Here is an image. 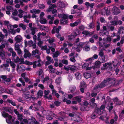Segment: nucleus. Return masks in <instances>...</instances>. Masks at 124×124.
I'll use <instances>...</instances> for the list:
<instances>
[{"label": "nucleus", "instance_id": "obj_61", "mask_svg": "<svg viewBox=\"0 0 124 124\" xmlns=\"http://www.w3.org/2000/svg\"><path fill=\"white\" fill-rule=\"evenodd\" d=\"M60 53L59 52L57 51L56 52L54 53L53 55L54 58L57 57L59 54Z\"/></svg>", "mask_w": 124, "mask_h": 124}, {"label": "nucleus", "instance_id": "obj_45", "mask_svg": "<svg viewBox=\"0 0 124 124\" xmlns=\"http://www.w3.org/2000/svg\"><path fill=\"white\" fill-rule=\"evenodd\" d=\"M6 7V9L8 10L11 12L13 11V8L11 6H7Z\"/></svg>", "mask_w": 124, "mask_h": 124}, {"label": "nucleus", "instance_id": "obj_54", "mask_svg": "<svg viewBox=\"0 0 124 124\" xmlns=\"http://www.w3.org/2000/svg\"><path fill=\"white\" fill-rule=\"evenodd\" d=\"M5 54L4 51L3 50H1L0 52V56L2 58H4Z\"/></svg>", "mask_w": 124, "mask_h": 124}, {"label": "nucleus", "instance_id": "obj_60", "mask_svg": "<svg viewBox=\"0 0 124 124\" xmlns=\"http://www.w3.org/2000/svg\"><path fill=\"white\" fill-rule=\"evenodd\" d=\"M31 56V54L30 53H25L24 55V57L25 58H27V57H30Z\"/></svg>", "mask_w": 124, "mask_h": 124}, {"label": "nucleus", "instance_id": "obj_35", "mask_svg": "<svg viewBox=\"0 0 124 124\" xmlns=\"http://www.w3.org/2000/svg\"><path fill=\"white\" fill-rule=\"evenodd\" d=\"M113 100L114 102H116V104L117 105H120L121 104V101L117 97L114 98L113 99Z\"/></svg>", "mask_w": 124, "mask_h": 124}, {"label": "nucleus", "instance_id": "obj_16", "mask_svg": "<svg viewBox=\"0 0 124 124\" xmlns=\"http://www.w3.org/2000/svg\"><path fill=\"white\" fill-rule=\"evenodd\" d=\"M95 101V100L94 98H92L90 100V105L93 108L96 107L97 106L96 104L94 102Z\"/></svg>", "mask_w": 124, "mask_h": 124}, {"label": "nucleus", "instance_id": "obj_38", "mask_svg": "<svg viewBox=\"0 0 124 124\" xmlns=\"http://www.w3.org/2000/svg\"><path fill=\"white\" fill-rule=\"evenodd\" d=\"M84 77L88 79L90 78L91 76L90 73L87 72H85L84 73Z\"/></svg>", "mask_w": 124, "mask_h": 124}, {"label": "nucleus", "instance_id": "obj_56", "mask_svg": "<svg viewBox=\"0 0 124 124\" xmlns=\"http://www.w3.org/2000/svg\"><path fill=\"white\" fill-rule=\"evenodd\" d=\"M61 79V77L60 76L57 78L55 80V83L57 84H58L60 83V81Z\"/></svg>", "mask_w": 124, "mask_h": 124}, {"label": "nucleus", "instance_id": "obj_4", "mask_svg": "<svg viewBox=\"0 0 124 124\" xmlns=\"http://www.w3.org/2000/svg\"><path fill=\"white\" fill-rule=\"evenodd\" d=\"M20 122V124H39L38 122L36 121L35 119L33 118H32L31 119H30L28 120L25 119Z\"/></svg>", "mask_w": 124, "mask_h": 124}, {"label": "nucleus", "instance_id": "obj_63", "mask_svg": "<svg viewBox=\"0 0 124 124\" xmlns=\"http://www.w3.org/2000/svg\"><path fill=\"white\" fill-rule=\"evenodd\" d=\"M101 112L100 109L99 108H95V111L94 112L97 115V114Z\"/></svg>", "mask_w": 124, "mask_h": 124}, {"label": "nucleus", "instance_id": "obj_40", "mask_svg": "<svg viewBox=\"0 0 124 124\" xmlns=\"http://www.w3.org/2000/svg\"><path fill=\"white\" fill-rule=\"evenodd\" d=\"M62 98L63 102H66V103L67 104H70L71 103V101L70 100H67V99L65 98V96H63Z\"/></svg>", "mask_w": 124, "mask_h": 124}, {"label": "nucleus", "instance_id": "obj_5", "mask_svg": "<svg viewBox=\"0 0 124 124\" xmlns=\"http://www.w3.org/2000/svg\"><path fill=\"white\" fill-rule=\"evenodd\" d=\"M82 98V97L80 96H78L73 97V101L72 102V104H77L78 102H80L81 101V99Z\"/></svg>", "mask_w": 124, "mask_h": 124}, {"label": "nucleus", "instance_id": "obj_8", "mask_svg": "<svg viewBox=\"0 0 124 124\" xmlns=\"http://www.w3.org/2000/svg\"><path fill=\"white\" fill-rule=\"evenodd\" d=\"M88 105H89V104L88 102L86 101H85L84 102V106H85L84 107L83 106H82L80 108V110L83 111L88 110V109L86 107Z\"/></svg>", "mask_w": 124, "mask_h": 124}, {"label": "nucleus", "instance_id": "obj_11", "mask_svg": "<svg viewBox=\"0 0 124 124\" xmlns=\"http://www.w3.org/2000/svg\"><path fill=\"white\" fill-rule=\"evenodd\" d=\"M84 43L83 42H80L78 44H77V52H79L81 50L83 46Z\"/></svg>", "mask_w": 124, "mask_h": 124}, {"label": "nucleus", "instance_id": "obj_46", "mask_svg": "<svg viewBox=\"0 0 124 124\" xmlns=\"http://www.w3.org/2000/svg\"><path fill=\"white\" fill-rule=\"evenodd\" d=\"M98 55L101 57H102L104 56V53L103 50L99 49Z\"/></svg>", "mask_w": 124, "mask_h": 124}, {"label": "nucleus", "instance_id": "obj_44", "mask_svg": "<svg viewBox=\"0 0 124 124\" xmlns=\"http://www.w3.org/2000/svg\"><path fill=\"white\" fill-rule=\"evenodd\" d=\"M98 116L95 113V112H94L91 116V117L92 119H95Z\"/></svg>", "mask_w": 124, "mask_h": 124}, {"label": "nucleus", "instance_id": "obj_12", "mask_svg": "<svg viewBox=\"0 0 124 124\" xmlns=\"http://www.w3.org/2000/svg\"><path fill=\"white\" fill-rule=\"evenodd\" d=\"M26 14V12L24 11L21 9L18 10V16L20 18H22L23 17V15Z\"/></svg>", "mask_w": 124, "mask_h": 124}, {"label": "nucleus", "instance_id": "obj_2", "mask_svg": "<svg viewBox=\"0 0 124 124\" xmlns=\"http://www.w3.org/2000/svg\"><path fill=\"white\" fill-rule=\"evenodd\" d=\"M112 63L109 62H107L104 64L103 65V66L101 68L102 70H105L107 69L108 67H109V70H110L113 71L115 69L112 66V64H113L115 68L118 67L120 64V63L116 59H115L112 62Z\"/></svg>", "mask_w": 124, "mask_h": 124}, {"label": "nucleus", "instance_id": "obj_55", "mask_svg": "<svg viewBox=\"0 0 124 124\" xmlns=\"http://www.w3.org/2000/svg\"><path fill=\"white\" fill-rule=\"evenodd\" d=\"M7 27L9 31L13 29V26L10 24L7 25Z\"/></svg>", "mask_w": 124, "mask_h": 124}, {"label": "nucleus", "instance_id": "obj_3", "mask_svg": "<svg viewBox=\"0 0 124 124\" xmlns=\"http://www.w3.org/2000/svg\"><path fill=\"white\" fill-rule=\"evenodd\" d=\"M1 112L3 117L5 118L8 117V118L6 119V120L8 124H12V123H13L14 120L15 119L14 118H12L11 115H9L8 114L6 113L4 111H1Z\"/></svg>", "mask_w": 124, "mask_h": 124}, {"label": "nucleus", "instance_id": "obj_53", "mask_svg": "<svg viewBox=\"0 0 124 124\" xmlns=\"http://www.w3.org/2000/svg\"><path fill=\"white\" fill-rule=\"evenodd\" d=\"M43 94V92L41 90H39L37 93L38 97L39 98L41 97L42 96Z\"/></svg>", "mask_w": 124, "mask_h": 124}, {"label": "nucleus", "instance_id": "obj_25", "mask_svg": "<svg viewBox=\"0 0 124 124\" xmlns=\"http://www.w3.org/2000/svg\"><path fill=\"white\" fill-rule=\"evenodd\" d=\"M80 33V31L78 30H76L72 33V35H74L73 37H76L77 35H79Z\"/></svg>", "mask_w": 124, "mask_h": 124}, {"label": "nucleus", "instance_id": "obj_52", "mask_svg": "<svg viewBox=\"0 0 124 124\" xmlns=\"http://www.w3.org/2000/svg\"><path fill=\"white\" fill-rule=\"evenodd\" d=\"M18 43H16L15 45V49L16 50L20 49V45L17 44Z\"/></svg>", "mask_w": 124, "mask_h": 124}, {"label": "nucleus", "instance_id": "obj_20", "mask_svg": "<svg viewBox=\"0 0 124 124\" xmlns=\"http://www.w3.org/2000/svg\"><path fill=\"white\" fill-rule=\"evenodd\" d=\"M40 11L39 9H33L31 10L30 11V12L31 13L33 14H38L40 13Z\"/></svg>", "mask_w": 124, "mask_h": 124}, {"label": "nucleus", "instance_id": "obj_57", "mask_svg": "<svg viewBox=\"0 0 124 124\" xmlns=\"http://www.w3.org/2000/svg\"><path fill=\"white\" fill-rule=\"evenodd\" d=\"M88 27H89L88 28L89 29L93 28L94 27V23H90L89 24Z\"/></svg>", "mask_w": 124, "mask_h": 124}, {"label": "nucleus", "instance_id": "obj_49", "mask_svg": "<svg viewBox=\"0 0 124 124\" xmlns=\"http://www.w3.org/2000/svg\"><path fill=\"white\" fill-rule=\"evenodd\" d=\"M49 87L51 89L52 91V94H53L55 92V90L54 88V87L52 85H50L49 86Z\"/></svg>", "mask_w": 124, "mask_h": 124}, {"label": "nucleus", "instance_id": "obj_7", "mask_svg": "<svg viewBox=\"0 0 124 124\" xmlns=\"http://www.w3.org/2000/svg\"><path fill=\"white\" fill-rule=\"evenodd\" d=\"M14 112L17 116L18 119L19 121H20L24 119L23 118V116L21 114H20L17 109H14Z\"/></svg>", "mask_w": 124, "mask_h": 124}, {"label": "nucleus", "instance_id": "obj_19", "mask_svg": "<svg viewBox=\"0 0 124 124\" xmlns=\"http://www.w3.org/2000/svg\"><path fill=\"white\" fill-rule=\"evenodd\" d=\"M81 22V21L80 20H78L76 21H75L73 23H71L70 24V25L71 27H73L76 26L78 25L79 23Z\"/></svg>", "mask_w": 124, "mask_h": 124}, {"label": "nucleus", "instance_id": "obj_37", "mask_svg": "<svg viewBox=\"0 0 124 124\" xmlns=\"http://www.w3.org/2000/svg\"><path fill=\"white\" fill-rule=\"evenodd\" d=\"M34 64H36L37 66H41V63L42 61L40 59L38 60L37 61H35L34 62Z\"/></svg>", "mask_w": 124, "mask_h": 124}, {"label": "nucleus", "instance_id": "obj_21", "mask_svg": "<svg viewBox=\"0 0 124 124\" xmlns=\"http://www.w3.org/2000/svg\"><path fill=\"white\" fill-rule=\"evenodd\" d=\"M114 18L116 20L110 22V23L112 25H116L117 24L118 22L117 21V16H114Z\"/></svg>", "mask_w": 124, "mask_h": 124}, {"label": "nucleus", "instance_id": "obj_58", "mask_svg": "<svg viewBox=\"0 0 124 124\" xmlns=\"http://www.w3.org/2000/svg\"><path fill=\"white\" fill-rule=\"evenodd\" d=\"M39 8L40 9H43L45 8V6L43 4H39L38 5Z\"/></svg>", "mask_w": 124, "mask_h": 124}, {"label": "nucleus", "instance_id": "obj_14", "mask_svg": "<svg viewBox=\"0 0 124 124\" xmlns=\"http://www.w3.org/2000/svg\"><path fill=\"white\" fill-rule=\"evenodd\" d=\"M68 17V15L67 16V17L66 18H62L60 21L61 24H67L68 22L67 18Z\"/></svg>", "mask_w": 124, "mask_h": 124}, {"label": "nucleus", "instance_id": "obj_34", "mask_svg": "<svg viewBox=\"0 0 124 124\" xmlns=\"http://www.w3.org/2000/svg\"><path fill=\"white\" fill-rule=\"evenodd\" d=\"M20 59L18 56H16L13 58V61L15 63L19 62L20 61Z\"/></svg>", "mask_w": 124, "mask_h": 124}, {"label": "nucleus", "instance_id": "obj_28", "mask_svg": "<svg viewBox=\"0 0 124 124\" xmlns=\"http://www.w3.org/2000/svg\"><path fill=\"white\" fill-rule=\"evenodd\" d=\"M82 33L84 35L89 36H90L93 34L92 33L90 32L89 31L85 30H84L82 32Z\"/></svg>", "mask_w": 124, "mask_h": 124}, {"label": "nucleus", "instance_id": "obj_41", "mask_svg": "<svg viewBox=\"0 0 124 124\" xmlns=\"http://www.w3.org/2000/svg\"><path fill=\"white\" fill-rule=\"evenodd\" d=\"M40 28L42 30H45L47 32L48 31H49V28L46 26L44 25L41 26L40 27Z\"/></svg>", "mask_w": 124, "mask_h": 124}, {"label": "nucleus", "instance_id": "obj_59", "mask_svg": "<svg viewBox=\"0 0 124 124\" xmlns=\"http://www.w3.org/2000/svg\"><path fill=\"white\" fill-rule=\"evenodd\" d=\"M74 35H72V33L71 34V35L68 37V39L69 40H72L75 37H73L74 36Z\"/></svg>", "mask_w": 124, "mask_h": 124}, {"label": "nucleus", "instance_id": "obj_10", "mask_svg": "<svg viewBox=\"0 0 124 124\" xmlns=\"http://www.w3.org/2000/svg\"><path fill=\"white\" fill-rule=\"evenodd\" d=\"M47 61L46 62V65H48L51 63H53L54 61L52 58L49 56L46 57Z\"/></svg>", "mask_w": 124, "mask_h": 124}, {"label": "nucleus", "instance_id": "obj_51", "mask_svg": "<svg viewBox=\"0 0 124 124\" xmlns=\"http://www.w3.org/2000/svg\"><path fill=\"white\" fill-rule=\"evenodd\" d=\"M19 27L22 28L23 30L25 29L26 28V26L22 23L19 24Z\"/></svg>", "mask_w": 124, "mask_h": 124}, {"label": "nucleus", "instance_id": "obj_22", "mask_svg": "<svg viewBox=\"0 0 124 124\" xmlns=\"http://www.w3.org/2000/svg\"><path fill=\"white\" fill-rule=\"evenodd\" d=\"M61 29V26H59L57 28H56V27L54 26L53 27V30L52 31V33H54V32H53V31L55 30L56 32L57 33H59V31L60 29Z\"/></svg>", "mask_w": 124, "mask_h": 124}, {"label": "nucleus", "instance_id": "obj_27", "mask_svg": "<svg viewBox=\"0 0 124 124\" xmlns=\"http://www.w3.org/2000/svg\"><path fill=\"white\" fill-rule=\"evenodd\" d=\"M76 88L74 85L70 86L69 87V90L71 93H73L75 91Z\"/></svg>", "mask_w": 124, "mask_h": 124}, {"label": "nucleus", "instance_id": "obj_48", "mask_svg": "<svg viewBox=\"0 0 124 124\" xmlns=\"http://www.w3.org/2000/svg\"><path fill=\"white\" fill-rule=\"evenodd\" d=\"M103 29L104 31H103L104 34L105 35H107L108 34V32L106 31V26H104L103 27Z\"/></svg>", "mask_w": 124, "mask_h": 124}, {"label": "nucleus", "instance_id": "obj_32", "mask_svg": "<svg viewBox=\"0 0 124 124\" xmlns=\"http://www.w3.org/2000/svg\"><path fill=\"white\" fill-rule=\"evenodd\" d=\"M73 121H77L79 123H81L83 122V120L82 118L78 117L77 119H73Z\"/></svg>", "mask_w": 124, "mask_h": 124}, {"label": "nucleus", "instance_id": "obj_62", "mask_svg": "<svg viewBox=\"0 0 124 124\" xmlns=\"http://www.w3.org/2000/svg\"><path fill=\"white\" fill-rule=\"evenodd\" d=\"M10 108H9L7 107H3V108L2 110L6 111L9 112Z\"/></svg>", "mask_w": 124, "mask_h": 124}, {"label": "nucleus", "instance_id": "obj_18", "mask_svg": "<svg viewBox=\"0 0 124 124\" xmlns=\"http://www.w3.org/2000/svg\"><path fill=\"white\" fill-rule=\"evenodd\" d=\"M113 12L115 14L117 15L119 14L120 12L119 9H118L116 7H113Z\"/></svg>", "mask_w": 124, "mask_h": 124}, {"label": "nucleus", "instance_id": "obj_9", "mask_svg": "<svg viewBox=\"0 0 124 124\" xmlns=\"http://www.w3.org/2000/svg\"><path fill=\"white\" fill-rule=\"evenodd\" d=\"M58 4L59 5V7L61 8H64L68 5L67 3L64 1L60 2L58 3Z\"/></svg>", "mask_w": 124, "mask_h": 124}, {"label": "nucleus", "instance_id": "obj_15", "mask_svg": "<svg viewBox=\"0 0 124 124\" xmlns=\"http://www.w3.org/2000/svg\"><path fill=\"white\" fill-rule=\"evenodd\" d=\"M22 38L21 36L20 35H17L15 38V39L16 43H18L21 42L22 40Z\"/></svg>", "mask_w": 124, "mask_h": 124}, {"label": "nucleus", "instance_id": "obj_33", "mask_svg": "<svg viewBox=\"0 0 124 124\" xmlns=\"http://www.w3.org/2000/svg\"><path fill=\"white\" fill-rule=\"evenodd\" d=\"M121 33L124 34V27H120L119 28L117 34H120Z\"/></svg>", "mask_w": 124, "mask_h": 124}, {"label": "nucleus", "instance_id": "obj_64", "mask_svg": "<svg viewBox=\"0 0 124 124\" xmlns=\"http://www.w3.org/2000/svg\"><path fill=\"white\" fill-rule=\"evenodd\" d=\"M90 48L89 46H85L84 50L86 51H88L90 50Z\"/></svg>", "mask_w": 124, "mask_h": 124}, {"label": "nucleus", "instance_id": "obj_42", "mask_svg": "<svg viewBox=\"0 0 124 124\" xmlns=\"http://www.w3.org/2000/svg\"><path fill=\"white\" fill-rule=\"evenodd\" d=\"M48 68L50 69L49 70L50 72L51 73H53L55 69L53 67V66L51 65L49 66H48Z\"/></svg>", "mask_w": 124, "mask_h": 124}, {"label": "nucleus", "instance_id": "obj_13", "mask_svg": "<svg viewBox=\"0 0 124 124\" xmlns=\"http://www.w3.org/2000/svg\"><path fill=\"white\" fill-rule=\"evenodd\" d=\"M89 64L87 63H84L82 65V67L83 69L86 70H91L92 69L91 67H88Z\"/></svg>", "mask_w": 124, "mask_h": 124}, {"label": "nucleus", "instance_id": "obj_31", "mask_svg": "<svg viewBox=\"0 0 124 124\" xmlns=\"http://www.w3.org/2000/svg\"><path fill=\"white\" fill-rule=\"evenodd\" d=\"M113 104V103H111L110 104V106H108L106 107L109 110V111L110 112H111V110L113 108V106H112Z\"/></svg>", "mask_w": 124, "mask_h": 124}, {"label": "nucleus", "instance_id": "obj_39", "mask_svg": "<svg viewBox=\"0 0 124 124\" xmlns=\"http://www.w3.org/2000/svg\"><path fill=\"white\" fill-rule=\"evenodd\" d=\"M40 22L42 24H45L46 23V20L44 18H40Z\"/></svg>", "mask_w": 124, "mask_h": 124}, {"label": "nucleus", "instance_id": "obj_17", "mask_svg": "<svg viewBox=\"0 0 124 124\" xmlns=\"http://www.w3.org/2000/svg\"><path fill=\"white\" fill-rule=\"evenodd\" d=\"M101 114V116L99 118L101 120H103L104 118H105L107 116V114L106 112L104 110L103 111Z\"/></svg>", "mask_w": 124, "mask_h": 124}, {"label": "nucleus", "instance_id": "obj_29", "mask_svg": "<svg viewBox=\"0 0 124 124\" xmlns=\"http://www.w3.org/2000/svg\"><path fill=\"white\" fill-rule=\"evenodd\" d=\"M31 34L32 35H34L35 32L38 31L37 29L35 28H31Z\"/></svg>", "mask_w": 124, "mask_h": 124}, {"label": "nucleus", "instance_id": "obj_30", "mask_svg": "<svg viewBox=\"0 0 124 124\" xmlns=\"http://www.w3.org/2000/svg\"><path fill=\"white\" fill-rule=\"evenodd\" d=\"M33 105L34 106L33 110L35 111L39 110L40 106H39L37 104L34 103L33 104Z\"/></svg>", "mask_w": 124, "mask_h": 124}, {"label": "nucleus", "instance_id": "obj_36", "mask_svg": "<svg viewBox=\"0 0 124 124\" xmlns=\"http://www.w3.org/2000/svg\"><path fill=\"white\" fill-rule=\"evenodd\" d=\"M31 54L32 55H36V54H38V55H40V53L38 50L36 49L35 50L33 51L32 52Z\"/></svg>", "mask_w": 124, "mask_h": 124}, {"label": "nucleus", "instance_id": "obj_1", "mask_svg": "<svg viewBox=\"0 0 124 124\" xmlns=\"http://www.w3.org/2000/svg\"><path fill=\"white\" fill-rule=\"evenodd\" d=\"M120 81L117 80H115V78H106L103 81L100 85H96L94 87L93 93L91 94V96L93 97H95L97 95V93L100 90V88L104 87L105 85H109L110 86H117L119 84Z\"/></svg>", "mask_w": 124, "mask_h": 124}, {"label": "nucleus", "instance_id": "obj_26", "mask_svg": "<svg viewBox=\"0 0 124 124\" xmlns=\"http://www.w3.org/2000/svg\"><path fill=\"white\" fill-rule=\"evenodd\" d=\"M7 101L8 103L11 104V105L14 106H16V102L15 101H13L12 100L10 99H8L7 100Z\"/></svg>", "mask_w": 124, "mask_h": 124}, {"label": "nucleus", "instance_id": "obj_47", "mask_svg": "<svg viewBox=\"0 0 124 124\" xmlns=\"http://www.w3.org/2000/svg\"><path fill=\"white\" fill-rule=\"evenodd\" d=\"M101 64V62L99 61H96L95 64V66L96 67H98L99 68L100 66V65Z\"/></svg>", "mask_w": 124, "mask_h": 124}, {"label": "nucleus", "instance_id": "obj_23", "mask_svg": "<svg viewBox=\"0 0 124 124\" xmlns=\"http://www.w3.org/2000/svg\"><path fill=\"white\" fill-rule=\"evenodd\" d=\"M29 94H27L25 93L23 94L22 95L23 99L25 100L30 99V98L29 97Z\"/></svg>", "mask_w": 124, "mask_h": 124}, {"label": "nucleus", "instance_id": "obj_6", "mask_svg": "<svg viewBox=\"0 0 124 124\" xmlns=\"http://www.w3.org/2000/svg\"><path fill=\"white\" fill-rule=\"evenodd\" d=\"M64 69L68 71L70 70L71 71H74L78 69L77 67L73 65H69L67 67H65Z\"/></svg>", "mask_w": 124, "mask_h": 124}, {"label": "nucleus", "instance_id": "obj_43", "mask_svg": "<svg viewBox=\"0 0 124 124\" xmlns=\"http://www.w3.org/2000/svg\"><path fill=\"white\" fill-rule=\"evenodd\" d=\"M67 15L64 14H58V17L59 18H66V17H67Z\"/></svg>", "mask_w": 124, "mask_h": 124}, {"label": "nucleus", "instance_id": "obj_50", "mask_svg": "<svg viewBox=\"0 0 124 124\" xmlns=\"http://www.w3.org/2000/svg\"><path fill=\"white\" fill-rule=\"evenodd\" d=\"M67 97V98L69 99H71L73 97V95L71 94H69L68 95H67V94H65L63 96H65V97Z\"/></svg>", "mask_w": 124, "mask_h": 124}, {"label": "nucleus", "instance_id": "obj_24", "mask_svg": "<svg viewBox=\"0 0 124 124\" xmlns=\"http://www.w3.org/2000/svg\"><path fill=\"white\" fill-rule=\"evenodd\" d=\"M75 77L77 80L80 79L81 78V75L78 72H77L75 74Z\"/></svg>", "mask_w": 124, "mask_h": 124}]
</instances>
